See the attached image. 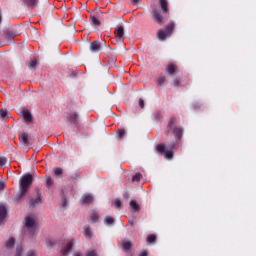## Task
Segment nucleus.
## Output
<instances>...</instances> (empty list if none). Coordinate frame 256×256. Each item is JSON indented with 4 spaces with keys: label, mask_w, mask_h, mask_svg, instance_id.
Instances as JSON below:
<instances>
[{
    "label": "nucleus",
    "mask_w": 256,
    "mask_h": 256,
    "mask_svg": "<svg viewBox=\"0 0 256 256\" xmlns=\"http://www.w3.org/2000/svg\"><path fill=\"white\" fill-rule=\"evenodd\" d=\"M146 241L148 245H155L157 243V235L155 234H150L147 236Z\"/></svg>",
    "instance_id": "obj_22"
},
{
    "label": "nucleus",
    "mask_w": 256,
    "mask_h": 256,
    "mask_svg": "<svg viewBox=\"0 0 256 256\" xmlns=\"http://www.w3.org/2000/svg\"><path fill=\"white\" fill-rule=\"evenodd\" d=\"M53 186V179L51 177L46 178V187H52Z\"/></svg>",
    "instance_id": "obj_35"
},
{
    "label": "nucleus",
    "mask_w": 256,
    "mask_h": 256,
    "mask_svg": "<svg viewBox=\"0 0 256 256\" xmlns=\"http://www.w3.org/2000/svg\"><path fill=\"white\" fill-rule=\"evenodd\" d=\"M93 201H94V199L91 194H86L81 199L82 205H91V203H93Z\"/></svg>",
    "instance_id": "obj_16"
},
{
    "label": "nucleus",
    "mask_w": 256,
    "mask_h": 256,
    "mask_svg": "<svg viewBox=\"0 0 256 256\" xmlns=\"http://www.w3.org/2000/svg\"><path fill=\"white\" fill-rule=\"evenodd\" d=\"M27 233L31 236L37 235L39 233V228H37V220L33 216H27L25 218V225H24Z\"/></svg>",
    "instance_id": "obj_3"
},
{
    "label": "nucleus",
    "mask_w": 256,
    "mask_h": 256,
    "mask_svg": "<svg viewBox=\"0 0 256 256\" xmlns=\"http://www.w3.org/2000/svg\"><path fill=\"white\" fill-rule=\"evenodd\" d=\"M3 189H5V183L0 182V191H3Z\"/></svg>",
    "instance_id": "obj_47"
},
{
    "label": "nucleus",
    "mask_w": 256,
    "mask_h": 256,
    "mask_svg": "<svg viewBox=\"0 0 256 256\" xmlns=\"http://www.w3.org/2000/svg\"><path fill=\"white\" fill-rule=\"evenodd\" d=\"M38 62L36 59L32 60L31 63L28 65L29 69H37Z\"/></svg>",
    "instance_id": "obj_32"
},
{
    "label": "nucleus",
    "mask_w": 256,
    "mask_h": 256,
    "mask_svg": "<svg viewBox=\"0 0 256 256\" xmlns=\"http://www.w3.org/2000/svg\"><path fill=\"white\" fill-rule=\"evenodd\" d=\"M3 23V16L1 15V9H0V25Z\"/></svg>",
    "instance_id": "obj_50"
},
{
    "label": "nucleus",
    "mask_w": 256,
    "mask_h": 256,
    "mask_svg": "<svg viewBox=\"0 0 256 256\" xmlns=\"http://www.w3.org/2000/svg\"><path fill=\"white\" fill-rule=\"evenodd\" d=\"M181 85V81L178 78L174 79V87H179Z\"/></svg>",
    "instance_id": "obj_39"
},
{
    "label": "nucleus",
    "mask_w": 256,
    "mask_h": 256,
    "mask_svg": "<svg viewBox=\"0 0 256 256\" xmlns=\"http://www.w3.org/2000/svg\"><path fill=\"white\" fill-rule=\"evenodd\" d=\"M136 223H137V221H135V220L128 221V225H130V227H135Z\"/></svg>",
    "instance_id": "obj_42"
},
{
    "label": "nucleus",
    "mask_w": 256,
    "mask_h": 256,
    "mask_svg": "<svg viewBox=\"0 0 256 256\" xmlns=\"http://www.w3.org/2000/svg\"><path fill=\"white\" fill-rule=\"evenodd\" d=\"M73 250V240H70L67 244H65L64 246H62L61 248V255L63 256H67L69 255V253Z\"/></svg>",
    "instance_id": "obj_10"
},
{
    "label": "nucleus",
    "mask_w": 256,
    "mask_h": 256,
    "mask_svg": "<svg viewBox=\"0 0 256 256\" xmlns=\"http://www.w3.org/2000/svg\"><path fill=\"white\" fill-rule=\"evenodd\" d=\"M90 21L92 25H95V27H99V25H101V21H99V19H97L95 16H91Z\"/></svg>",
    "instance_id": "obj_29"
},
{
    "label": "nucleus",
    "mask_w": 256,
    "mask_h": 256,
    "mask_svg": "<svg viewBox=\"0 0 256 256\" xmlns=\"http://www.w3.org/2000/svg\"><path fill=\"white\" fill-rule=\"evenodd\" d=\"M74 256H81V253L78 252V253H76V255H74Z\"/></svg>",
    "instance_id": "obj_51"
},
{
    "label": "nucleus",
    "mask_w": 256,
    "mask_h": 256,
    "mask_svg": "<svg viewBox=\"0 0 256 256\" xmlns=\"http://www.w3.org/2000/svg\"><path fill=\"white\" fill-rule=\"evenodd\" d=\"M147 255H149V251H147V250H143V251L139 254V256H147Z\"/></svg>",
    "instance_id": "obj_44"
},
{
    "label": "nucleus",
    "mask_w": 256,
    "mask_h": 256,
    "mask_svg": "<svg viewBox=\"0 0 256 256\" xmlns=\"http://www.w3.org/2000/svg\"><path fill=\"white\" fill-rule=\"evenodd\" d=\"M23 251V248L17 247L16 248V255L15 256H21V252Z\"/></svg>",
    "instance_id": "obj_41"
},
{
    "label": "nucleus",
    "mask_w": 256,
    "mask_h": 256,
    "mask_svg": "<svg viewBox=\"0 0 256 256\" xmlns=\"http://www.w3.org/2000/svg\"><path fill=\"white\" fill-rule=\"evenodd\" d=\"M153 19L158 23V25H163L165 23V18L161 15V11L158 8H154L152 11Z\"/></svg>",
    "instance_id": "obj_5"
},
{
    "label": "nucleus",
    "mask_w": 256,
    "mask_h": 256,
    "mask_svg": "<svg viewBox=\"0 0 256 256\" xmlns=\"http://www.w3.org/2000/svg\"><path fill=\"white\" fill-rule=\"evenodd\" d=\"M137 3H141V0H132L133 5H137Z\"/></svg>",
    "instance_id": "obj_49"
},
{
    "label": "nucleus",
    "mask_w": 256,
    "mask_h": 256,
    "mask_svg": "<svg viewBox=\"0 0 256 256\" xmlns=\"http://www.w3.org/2000/svg\"><path fill=\"white\" fill-rule=\"evenodd\" d=\"M5 217H7V208L4 205H0V224L5 221Z\"/></svg>",
    "instance_id": "obj_20"
},
{
    "label": "nucleus",
    "mask_w": 256,
    "mask_h": 256,
    "mask_svg": "<svg viewBox=\"0 0 256 256\" xmlns=\"http://www.w3.org/2000/svg\"><path fill=\"white\" fill-rule=\"evenodd\" d=\"M114 33L116 35V39L121 41V43L125 41V28H123V26L116 27Z\"/></svg>",
    "instance_id": "obj_8"
},
{
    "label": "nucleus",
    "mask_w": 256,
    "mask_h": 256,
    "mask_svg": "<svg viewBox=\"0 0 256 256\" xmlns=\"http://www.w3.org/2000/svg\"><path fill=\"white\" fill-rule=\"evenodd\" d=\"M46 245H47V247L55 248L56 245H59V240L48 239V240L46 241Z\"/></svg>",
    "instance_id": "obj_25"
},
{
    "label": "nucleus",
    "mask_w": 256,
    "mask_h": 256,
    "mask_svg": "<svg viewBox=\"0 0 256 256\" xmlns=\"http://www.w3.org/2000/svg\"><path fill=\"white\" fill-rule=\"evenodd\" d=\"M115 207L117 209H121L123 207V204L121 203V200H119V199L115 200Z\"/></svg>",
    "instance_id": "obj_36"
},
{
    "label": "nucleus",
    "mask_w": 256,
    "mask_h": 256,
    "mask_svg": "<svg viewBox=\"0 0 256 256\" xmlns=\"http://www.w3.org/2000/svg\"><path fill=\"white\" fill-rule=\"evenodd\" d=\"M79 174H77V173H75V174H73L72 176H71V178L72 179H75V180H77V179H79Z\"/></svg>",
    "instance_id": "obj_46"
},
{
    "label": "nucleus",
    "mask_w": 256,
    "mask_h": 256,
    "mask_svg": "<svg viewBox=\"0 0 256 256\" xmlns=\"http://www.w3.org/2000/svg\"><path fill=\"white\" fill-rule=\"evenodd\" d=\"M141 179H143V175L138 172L134 176H132V183H139Z\"/></svg>",
    "instance_id": "obj_26"
},
{
    "label": "nucleus",
    "mask_w": 256,
    "mask_h": 256,
    "mask_svg": "<svg viewBox=\"0 0 256 256\" xmlns=\"http://www.w3.org/2000/svg\"><path fill=\"white\" fill-rule=\"evenodd\" d=\"M5 247L7 249H13L15 247V239L13 237H10L6 242H5Z\"/></svg>",
    "instance_id": "obj_24"
},
{
    "label": "nucleus",
    "mask_w": 256,
    "mask_h": 256,
    "mask_svg": "<svg viewBox=\"0 0 256 256\" xmlns=\"http://www.w3.org/2000/svg\"><path fill=\"white\" fill-rule=\"evenodd\" d=\"M154 119L155 121H161V119H163V115L161 114V112L154 113Z\"/></svg>",
    "instance_id": "obj_33"
},
{
    "label": "nucleus",
    "mask_w": 256,
    "mask_h": 256,
    "mask_svg": "<svg viewBox=\"0 0 256 256\" xmlns=\"http://www.w3.org/2000/svg\"><path fill=\"white\" fill-rule=\"evenodd\" d=\"M21 1L28 9H35V7L39 5V0H21Z\"/></svg>",
    "instance_id": "obj_12"
},
{
    "label": "nucleus",
    "mask_w": 256,
    "mask_h": 256,
    "mask_svg": "<svg viewBox=\"0 0 256 256\" xmlns=\"http://www.w3.org/2000/svg\"><path fill=\"white\" fill-rule=\"evenodd\" d=\"M62 207L65 209L67 207V198H63V204Z\"/></svg>",
    "instance_id": "obj_45"
},
{
    "label": "nucleus",
    "mask_w": 256,
    "mask_h": 256,
    "mask_svg": "<svg viewBox=\"0 0 256 256\" xmlns=\"http://www.w3.org/2000/svg\"><path fill=\"white\" fill-rule=\"evenodd\" d=\"M86 256H99V252L97 250H89Z\"/></svg>",
    "instance_id": "obj_34"
},
{
    "label": "nucleus",
    "mask_w": 256,
    "mask_h": 256,
    "mask_svg": "<svg viewBox=\"0 0 256 256\" xmlns=\"http://www.w3.org/2000/svg\"><path fill=\"white\" fill-rule=\"evenodd\" d=\"M165 83V77H159L157 80V85L161 86Z\"/></svg>",
    "instance_id": "obj_37"
},
{
    "label": "nucleus",
    "mask_w": 256,
    "mask_h": 256,
    "mask_svg": "<svg viewBox=\"0 0 256 256\" xmlns=\"http://www.w3.org/2000/svg\"><path fill=\"white\" fill-rule=\"evenodd\" d=\"M54 174L56 175V177H63V169L55 168L54 169Z\"/></svg>",
    "instance_id": "obj_31"
},
{
    "label": "nucleus",
    "mask_w": 256,
    "mask_h": 256,
    "mask_svg": "<svg viewBox=\"0 0 256 256\" xmlns=\"http://www.w3.org/2000/svg\"><path fill=\"white\" fill-rule=\"evenodd\" d=\"M174 30H175V22H170L165 27V30L161 29L158 31V39L160 41H165V39H167V37H171V35H173Z\"/></svg>",
    "instance_id": "obj_4"
},
{
    "label": "nucleus",
    "mask_w": 256,
    "mask_h": 256,
    "mask_svg": "<svg viewBox=\"0 0 256 256\" xmlns=\"http://www.w3.org/2000/svg\"><path fill=\"white\" fill-rule=\"evenodd\" d=\"M5 163H7V158H0V167H3V165H5Z\"/></svg>",
    "instance_id": "obj_40"
},
{
    "label": "nucleus",
    "mask_w": 256,
    "mask_h": 256,
    "mask_svg": "<svg viewBox=\"0 0 256 256\" xmlns=\"http://www.w3.org/2000/svg\"><path fill=\"white\" fill-rule=\"evenodd\" d=\"M0 119H2V121H7L9 119V111H7V109L0 110Z\"/></svg>",
    "instance_id": "obj_23"
},
{
    "label": "nucleus",
    "mask_w": 256,
    "mask_h": 256,
    "mask_svg": "<svg viewBox=\"0 0 256 256\" xmlns=\"http://www.w3.org/2000/svg\"><path fill=\"white\" fill-rule=\"evenodd\" d=\"M67 120L71 125H75V127H79V113L71 112L67 115Z\"/></svg>",
    "instance_id": "obj_6"
},
{
    "label": "nucleus",
    "mask_w": 256,
    "mask_h": 256,
    "mask_svg": "<svg viewBox=\"0 0 256 256\" xmlns=\"http://www.w3.org/2000/svg\"><path fill=\"white\" fill-rule=\"evenodd\" d=\"M127 135V131L124 128L118 129V139H123Z\"/></svg>",
    "instance_id": "obj_30"
},
{
    "label": "nucleus",
    "mask_w": 256,
    "mask_h": 256,
    "mask_svg": "<svg viewBox=\"0 0 256 256\" xmlns=\"http://www.w3.org/2000/svg\"><path fill=\"white\" fill-rule=\"evenodd\" d=\"M37 198H32L29 201L30 207H35L36 205H41L43 203V199L41 198V190L36 189Z\"/></svg>",
    "instance_id": "obj_7"
},
{
    "label": "nucleus",
    "mask_w": 256,
    "mask_h": 256,
    "mask_svg": "<svg viewBox=\"0 0 256 256\" xmlns=\"http://www.w3.org/2000/svg\"><path fill=\"white\" fill-rule=\"evenodd\" d=\"M104 223L106 225H115V218H113L111 216H106L104 219Z\"/></svg>",
    "instance_id": "obj_27"
},
{
    "label": "nucleus",
    "mask_w": 256,
    "mask_h": 256,
    "mask_svg": "<svg viewBox=\"0 0 256 256\" xmlns=\"http://www.w3.org/2000/svg\"><path fill=\"white\" fill-rule=\"evenodd\" d=\"M90 219L92 221V223H97V221H99V213H97L96 211H93Z\"/></svg>",
    "instance_id": "obj_28"
},
{
    "label": "nucleus",
    "mask_w": 256,
    "mask_h": 256,
    "mask_svg": "<svg viewBox=\"0 0 256 256\" xmlns=\"http://www.w3.org/2000/svg\"><path fill=\"white\" fill-rule=\"evenodd\" d=\"M173 133L175 136V142H172L168 146L161 143L156 146L157 153L164 155L165 159H173V155L175 149H179V141L183 138V128L177 126V118L171 117L170 121L167 125V130L165 131V135H169V133Z\"/></svg>",
    "instance_id": "obj_1"
},
{
    "label": "nucleus",
    "mask_w": 256,
    "mask_h": 256,
    "mask_svg": "<svg viewBox=\"0 0 256 256\" xmlns=\"http://www.w3.org/2000/svg\"><path fill=\"white\" fill-rule=\"evenodd\" d=\"M19 141L20 143H23V145H25L26 147H28L29 145V134L26 132H23L20 136H19Z\"/></svg>",
    "instance_id": "obj_18"
},
{
    "label": "nucleus",
    "mask_w": 256,
    "mask_h": 256,
    "mask_svg": "<svg viewBox=\"0 0 256 256\" xmlns=\"http://www.w3.org/2000/svg\"><path fill=\"white\" fill-rule=\"evenodd\" d=\"M130 209H131L132 213H139L141 211V206L139 205V203H137V201L131 200L130 201Z\"/></svg>",
    "instance_id": "obj_15"
},
{
    "label": "nucleus",
    "mask_w": 256,
    "mask_h": 256,
    "mask_svg": "<svg viewBox=\"0 0 256 256\" xmlns=\"http://www.w3.org/2000/svg\"><path fill=\"white\" fill-rule=\"evenodd\" d=\"M166 73H168V75H175V73H177V65L173 63L168 64L166 67Z\"/></svg>",
    "instance_id": "obj_19"
},
{
    "label": "nucleus",
    "mask_w": 256,
    "mask_h": 256,
    "mask_svg": "<svg viewBox=\"0 0 256 256\" xmlns=\"http://www.w3.org/2000/svg\"><path fill=\"white\" fill-rule=\"evenodd\" d=\"M27 256H37V251H35V250H30L29 252H28V255Z\"/></svg>",
    "instance_id": "obj_43"
},
{
    "label": "nucleus",
    "mask_w": 256,
    "mask_h": 256,
    "mask_svg": "<svg viewBox=\"0 0 256 256\" xmlns=\"http://www.w3.org/2000/svg\"><path fill=\"white\" fill-rule=\"evenodd\" d=\"M139 107H141V109L145 108V100H143V98L139 99Z\"/></svg>",
    "instance_id": "obj_38"
},
{
    "label": "nucleus",
    "mask_w": 256,
    "mask_h": 256,
    "mask_svg": "<svg viewBox=\"0 0 256 256\" xmlns=\"http://www.w3.org/2000/svg\"><path fill=\"white\" fill-rule=\"evenodd\" d=\"M31 185H33V175L30 173L24 174L19 181V193L15 197L16 203L23 201V197L29 193Z\"/></svg>",
    "instance_id": "obj_2"
},
{
    "label": "nucleus",
    "mask_w": 256,
    "mask_h": 256,
    "mask_svg": "<svg viewBox=\"0 0 256 256\" xmlns=\"http://www.w3.org/2000/svg\"><path fill=\"white\" fill-rule=\"evenodd\" d=\"M84 237H86V239L93 238V231L90 226H84Z\"/></svg>",
    "instance_id": "obj_21"
},
{
    "label": "nucleus",
    "mask_w": 256,
    "mask_h": 256,
    "mask_svg": "<svg viewBox=\"0 0 256 256\" xmlns=\"http://www.w3.org/2000/svg\"><path fill=\"white\" fill-rule=\"evenodd\" d=\"M123 197H124L125 199H129V192H124Z\"/></svg>",
    "instance_id": "obj_48"
},
{
    "label": "nucleus",
    "mask_w": 256,
    "mask_h": 256,
    "mask_svg": "<svg viewBox=\"0 0 256 256\" xmlns=\"http://www.w3.org/2000/svg\"><path fill=\"white\" fill-rule=\"evenodd\" d=\"M90 50L92 53H99L101 51V42L99 41H94L90 44Z\"/></svg>",
    "instance_id": "obj_14"
},
{
    "label": "nucleus",
    "mask_w": 256,
    "mask_h": 256,
    "mask_svg": "<svg viewBox=\"0 0 256 256\" xmlns=\"http://www.w3.org/2000/svg\"><path fill=\"white\" fill-rule=\"evenodd\" d=\"M3 37L4 39H6V41H13L15 37H17V33H15V31H13L12 29L8 28L3 31Z\"/></svg>",
    "instance_id": "obj_9"
},
{
    "label": "nucleus",
    "mask_w": 256,
    "mask_h": 256,
    "mask_svg": "<svg viewBox=\"0 0 256 256\" xmlns=\"http://www.w3.org/2000/svg\"><path fill=\"white\" fill-rule=\"evenodd\" d=\"M22 117L26 123H33V114L28 109L22 111Z\"/></svg>",
    "instance_id": "obj_11"
},
{
    "label": "nucleus",
    "mask_w": 256,
    "mask_h": 256,
    "mask_svg": "<svg viewBox=\"0 0 256 256\" xmlns=\"http://www.w3.org/2000/svg\"><path fill=\"white\" fill-rule=\"evenodd\" d=\"M159 5L162 13H164V15H167V13H169V1L159 0Z\"/></svg>",
    "instance_id": "obj_13"
},
{
    "label": "nucleus",
    "mask_w": 256,
    "mask_h": 256,
    "mask_svg": "<svg viewBox=\"0 0 256 256\" xmlns=\"http://www.w3.org/2000/svg\"><path fill=\"white\" fill-rule=\"evenodd\" d=\"M72 76L75 77V72H72Z\"/></svg>",
    "instance_id": "obj_52"
},
{
    "label": "nucleus",
    "mask_w": 256,
    "mask_h": 256,
    "mask_svg": "<svg viewBox=\"0 0 256 256\" xmlns=\"http://www.w3.org/2000/svg\"><path fill=\"white\" fill-rule=\"evenodd\" d=\"M121 247L124 251L129 252V251H131V248L133 247V243L131 241L124 239L121 242Z\"/></svg>",
    "instance_id": "obj_17"
}]
</instances>
